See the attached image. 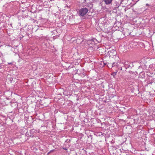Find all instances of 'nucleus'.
<instances>
[{"instance_id":"nucleus-7","label":"nucleus","mask_w":155,"mask_h":155,"mask_svg":"<svg viewBox=\"0 0 155 155\" xmlns=\"http://www.w3.org/2000/svg\"><path fill=\"white\" fill-rule=\"evenodd\" d=\"M117 73V72H113L112 73L111 75H113L114 77L116 75Z\"/></svg>"},{"instance_id":"nucleus-16","label":"nucleus","mask_w":155,"mask_h":155,"mask_svg":"<svg viewBox=\"0 0 155 155\" xmlns=\"http://www.w3.org/2000/svg\"><path fill=\"white\" fill-rule=\"evenodd\" d=\"M132 81H132V79H131V80H130V82H132Z\"/></svg>"},{"instance_id":"nucleus-3","label":"nucleus","mask_w":155,"mask_h":155,"mask_svg":"<svg viewBox=\"0 0 155 155\" xmlns=\"http://www.w3.org/2000/svg\"><path fill=\"white\" fill-rule=\"evenodd\" d=\"M113 0H103L106 5H108L111 3Z\"/></svg>"},{"instance_id":"nucleus-6","label":"nucleus","mask_w":155,"mask_h":155,"mask_svg":"<svg viewBox=\"0 0 155 155\" xmlns=\"http://www.w3.org/2000/svg\"><path fill=\"white\" fill-rule=\"evenodd\" d=\"M91 41H92L93 42H94V43L95 44H96L98 43V41L95 38H93V39H91Z\"/></svg>"},{"instance_id":"nucleus-15","label":"nucleus","mask_w":155,"mask_h":155,"mask_svg":"<svg viewBox=\"0 0 155 155\" xmlns=\"http://www.w3.org/2000/svg\"><path fill=\"white\" fill-rule=\"evenodd\" d=\"M86 1V0H84V3Z\"/></svg>"},{"instance_id":"nucleus-12","label":"nucleus","mask_w":155,"mask_h":155,"mask_svg":"<svg viewBox=\"0 0 155 155\" xmlns=\"http://www.w3.org/2000/svg\"><path fill=\"white\" fill-rule=\"evenodd\" d=\"M54 151V150H51L50 152H49L48 153H50V152H53V151Z\"/></svg>"},{"instance_id":"nucleus-14","label":"nucleus","mask_w":155,"mask_h":155,"mask_svg":"<svg viewBox=\"0 0 155 155\" xmlns=\"http://www.w3.org/2000/svg\"><path fill=\"white\" fill-rule=\"evenodd\" d=\"M146 6H150L149 5V4H146Z\"/></svg>"},{"instance_id":"nucleus-13","label":"nucleus","mask_w":155,"mask_h":155,"mask_svg":"<svg viewBox=\"0 0 155 155\" xmlns=\"http://www.w3.org/2000/svg\"><path fill=\"white\" fill-rule=\"evenodd\" d=\"M103 63H104V65H106V64H107L106 63H104V62H103Z\"/></svg>"},{"instance_id":"nucleus-4","label":"nucleus","mask_w":155,"mask_h":155,"mask_svg":"<svg viewBox=\"0 0 155 155\" xmlns=\"http://www.w3.org/2000/svg\"><path fill=\"white\" fill-rule=\"evenodd\" d=\"M127 80L128 81H130L131 79H132V81H132V83H135L136 82L132 78H131V77H128L127 78Z\"/></svg>"},{"instance_id":"nucleus-2","label":"nucleus","mask_w":155,"mask_h":155,"mask_svg":"<svg viewBox=\"0 0 155 155\" xmlns=\"http://www.w3.org/2000/svg\"><path fill=\"white\" fill-rule=\"evenodd\" d=\"M87 44H88L89 46L90 47H93L95 45L94 42H93L92 41H91V40H90L88 41Z\"/></svg>"},{"instance_id":"nucleus-10","label":"nucleus","mask_w":155,"mask_h":155,"mask_svg":"<svg viewBox=\"0 0 155 155\" xmlns=\"http://www.w3.org/2000/svg\"><path fill=\"white\" fill-rule=\"evenodd\" d=\"M64 150H68V148L67 147H63L62 148Z\"/></svg>"},{"instance_id":"nucleus-8","label":"nucleus","mask_w":155,"mask_h":155,"mask_svg":"<svg viewBox=\"0 0 155 155\" xmlns=\"http://www.w3.org/2000/svg\"><path fill=\"white\" fill-rule=\"evenodd\" d=\"M35 132V130L34 129H32L30 130V133L33 134Z\"/></svg>"},{"instance_id":"nucleus-1","label":"nucleus","mask_w":155,"mask_h":155,"mask_svg":"<svg viewBox=\"0 0 155 155\" xmlns=\"http://www.w3.org/2000/svg\"><path fill=\"white\" fill-rule=\"evenodd\" d=\"M88 11V9L86 8H81L79 10L78 14L81 16H83L87 14Z\"/></svg>"},{"instance_id":"nucleus-9","label":"nucleus","mask_w":155,"mask_h":155,"mask_svg":"<svg viewBox=\"0 0 155 155\" xmlns=\"http://www.w3.org/2000/svg\"><path fill=\"white\" fill-rule=\"evenodd\" d=\"M117 63H114L112 64V67L117 66Z\"/></svg>"},{"instance_id":"nucleus-11","label":"nucleus","mask_w":155,"mask_h":155,"mask_svg":"<svg viewBox=\"0 0 155 155\" xmlns=\"http://www.w3.org/2000/svg\"><path fill=\"white\" fill-rule=\"evenodd\" d=\"M88 138H91V139H92V137L91 135L89 136H88Z\"/></svg>"},{"instance_id":"nucleus-5","label":"nucleus","mask_w":155,"mask_h":155,"mask_svg":"<svg viewBox=\"0 0 155 155\" xmlns=\"http://www.w3.org/2000/svg\"><path fill=\"white\" fill-rule=\"evenodd\" d=\"M127 63H128L127 62ZM124 66L126 69L130 67V65L127 64V63L125 62L124 64Z\"/></svg>"}]
</instances>
